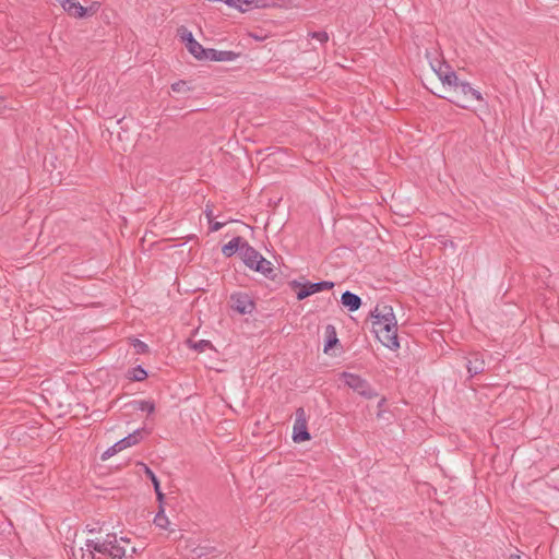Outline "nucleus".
I'll list each match as a JSON object with an SVG mask.
<instances>
[{"mask_svg": "<svg viewBox=\"0 0 559 559\" xmlns=\"http://www.w3.org/2000/svg\"><path fill=\"white\" fill-rule=\"evenodd\" d=\"M372 331L377 338L389 349H397L400 343L397 340V323L392 307L377 306L371 312Z\"/></svg>", "mask_w": 559, "mask_h": 559, "instance_id": "nucleus-1", "label": "nucleus"}, {"mask_svg": "<svg viewBox=\"0 0 559 559\" xmlns=\"http://www.w3.org/2000/svg\"><path fill=\"white\" fill-rule=\"evenodd\" d=\"M426 58L432 69V71L437 74L439 80L443 84H456L457 75L451 69V67L440 57V53L437 50L426 51Z\"/></svg>", "mask_w": 559, "mask_h": 559, "instance_id": "nucleus-2", "label": "nucleus"}, {"mask_svg": "<svg viewBox=\"0 0 559 559\" xmlns=\"http://www.w3.org/2000/svg\"><path fill=\"white\" fill-rule=\"evenodd\" d=\"M341 379L348 388L365 399H372L377 396V392L368 381L356 373L344 371L341 373Z\"/></svg>", "mask_w": 559, "mask_h": 559, "instance_id": "nucleus-3", "label": "nucleus"}, {"mask_svg": "<svg viewBox=\"0 0 559 559\" xmlns=\"http://www.w3.org/2000/svg\"><path fill=\"white\" fill-rule=\"evenodd\" d=\"M136 549L131 545L130 539L126 537L118 538L116 534H110V546L108 548V556L111 559H128L132 558Z\"/></svg>", "mask_w": 559, "mask_h": 559, "instance_id": "nucleus-4", "label": "nucleus"}, {"mask_svg": "<svg viewBox=\"0 0 559 559\" xmlns=\"http://www.w3.org/2000/svg\"><path fill=\"white\" fill-rule=\"evenodd\" d=\"M110 546V534H107L104 539H86L84 547H81L83 551L82 558L96 559V554L108 556V548Z\"/></svg>", "mask_w": 559, "mask_h": 559, "instance_id": "nucleus-5", "label": "nucleus"}, {"mask_svg": "<svg viewBox=\"0 0 559 559\" xmlns=\"http://www.w3.org/2000/svg\"><path fill=\"white\" fill-rule=\"evenodd\" d=\"M311 436L307 428L306 414L304 408L296 411V418L293 427V440L295 442H304L310 440Z\"/></svg>", "mask_w": 559, "mask_h": 559, "instance_id": "nucleus-6", "label": "nucleus"}, {"mask_svg": "<svg viewBox=\"0 0 559 559\" xmlns=\"http://www.w3.org/2000/svg\"><path fill=\"white\" fill-rule=\"evenodd\" d=\"M231 308L240 314H250L255 306L253 300L245 293H235L230 296Z\"/></svg>", "mask_w": 559, "mask_h": 559, "instance_id": "nucleus-7", "label": "nucleus"}, {"mask_svg": "<svg viewBox=\"0 0 559 559\" xmlns=\"http://www.w3.org/2000/svg\"><path fill=\"white\" fill-rule=\"evenodd\" d=\"M298 285L300 286V289L297 292L296 296L298 300H304L312 294L334 287V283L330 281H320L317 283L306 282Z\"/></svg>", "mask_w": 559, "mask_h": 559, "instance_id": "nucleus-8", "label": "nucleus"}, {"mask_svg": "<svg viewBox=\"0 0 559 559\" xmlns=\"http://www.w3.org/2000/svg\"><path fill=\"white\" fill-rule=\"evenodd\" d=\"M239 57V53L231 50H217L213 48L207 49V60L230 62L235 61Z\"/></svg>", "mask_w": 559, "mask_h": 559, "instance_id": "nucleus-9", "label": "nucleus"}, {"mask_svg": "<svg viewBox=\"0 0 559 559\" xmlns=\"http://www.w3.org/2000/svg\"><path fill=\"white\" fill-rule=\"evenodd\" d=\"M241 258L243 263L249 267L253 269L259 260V255H262L258 250L250 246L247 241L241 247Z\"/></svg>", "mask_w": 559, "mask_h": 559, "instance_id": "nucleus-10", "label": "nucleus"}, {"mask_svg": "<svg viewBox=\"0 0 559 559\" xmlns=\"http://www.w3.org/2000/svg\"><path fill=\"white\" fill-rule=\"evenodd\" d=\"M342 305L348 309V311H357L361 306V298L349 290H346L341 296Z\"/></svg>", "mask_w": 559, "mask_h": 559, "instance_id": "nucleus-11", "label": "nucleus"}, {"mask_svg": "<svg viewBox=\"0 0 559 559\" xmlns=\"http://www.w3.org/2000/svg\"><path fill=\"white\" fill-rule=\"evenodd\" d=\"M62 9L70 15L75 17H83L86 14V9L74 0H57Z\"/></svg>", "mask_w": 559, "mask_h": 559, "instance_id": "nucleus-12", "label": "nucleus"}, {"mask_svg": "<svg viewBox=\"0 0 559 559\" xmlns=\"http://www.w3.org/2000/svg\"><path fill=\"white\" fill-rule=\"evenodd\" d=\"M450 86H454L456 88L460 90V92L464 95V96H472L475 100L477 102H481L484 98H483V95L481 93L474 88L468 82L466 81H460L457 79V83L456 84H449Z\"/></svg>", "mask_w": 559, "mask_h": 559, "instance_id": "nucleus-13", "label": "nucleus"}, {"mask_svg": "<svg viewBox=\"0 0 559 559\" xmlns=\"http://www.w3.org/2000/svg\"><path fill=\"white\" fill-rule=\"evenodd\" d=\"M246 242L241 237L237 236L234 237L230 241H228L226 245L222 248V253L226 258L233 257L237 251L241 252V247Z\"/></svg>", "mask_w": 559, "mask_h": 559, "instance_id": "nucleus-14", "label": "nucleus"}, {"mask_svg": "<svg viewBox=\"0 0 559 559\" xmlns=\"http://www.w3.org/2000/svg\"><path fill=\"white\" fill-rule=\"evenodd\" d=\"M467 371L471 377L479 374L485 369V361L480 357L479 354H474L471 359H468L466 365Z\"/></svg>", "mask_w": 559, "mask_h": 559, "instance_id": "nucleus-15", "label": "nucleus"}, {"mask_svg": "<svg viewBox=\"0 0 559 559\" xmlns=\"http://www.w3.org/2000/svg\"><path fill=\"white\" fill-rule=\"evenodd\" d=\"M143 431L144 429H136L132 433H129L124 438L118 440L119 447H121L122 450H124L127 448L138 444L143 438Z\"/></svg>", "mask_w": 559, "mask_h": 559, "instance_id": "nucleus-16", "label": "nucleus"}, {"mask_svg": "<svg viewBox=\"0 0 559 559\" xmlns=\"http://www.w3.org/2000/svg\"><path fill=\"white\" fill-rule=\"evenodd\" d=\"M187 49L198 60H207V49L203 48V46L198 43L195 38L189 39V46H187Z\"/></svg>", "mask_w": 559, "mask_h": 559, "instance_id": "nucleus-17", "label": "nucleus"}, {"mask_svg": "<svg viewBox=\"0 0 559 559\" xmlns=\"http://www.w3.org/2000/svg\"><path fill=\"white\" fill-rule=\"evenodd\" d=\"M253 271L259 272L265 276H272L273 265L272 262L266 260L263 255H259L257 264H254Z\"/></svg>", "mask_w": 559, "mask_h": 559, "instance_id": "nucleus-18", "label": "nucleus"}, {"mask_svg": "<svg viewBox=\"0 0 559 559\" xmlns=\"http://www.w3.org/2000/svg\"><path fill=\"white\" fill-rule=\"evenodd\" d=\"M146 377H147V371L141 365L133 367L129 371V378L133 381H142V380L146 379Z\"/></svg>", "mask_w": 559, "mask_h": 559, "instance_id": "nucleus-19", "label": "nucleus"}, {"mask_svg": "<svg viewBox=\"0 0 559 559\" xmlns=\"http://www.w3.org/2000/svg\"><path fill=\"white\" fill-rule=\"evenodd\" d=\"M145 473H146V475L150 477V479H151V480H152V483H153V486H154V489H155V492H156L157 499H158L159 501H162V500H163V498H164V495H163V492H162V490H160L159 481H158V479H157L156 475H155V474H154V472H153L151 468H148L147 466H145Z\"/></svg>", "mask_w": 559, "mask_h": 559, "instance_id": "nucleus-20", "label": "nucleus"}, {"mask_svg": "<svg viewBox=\"0 0 559 559\" xmlns=\"http://www.w3.org/2000/svg\"><path fill=\"white\" fill-rule=\"evenodd\" d=\"M223 3L227 4L228 7L237 8L240 11L245 12L249 9L252 1H250V0H224Z\"/></svg>", "mask_w": 559, "mask_h": 559, "instance_id": "nucleus-21", "label": "nucleus"}, {"mask_svg": "<svg viewBox=\"0 0 559 559\" xmlns=\"http://www.w3.org/2000/svg\"><path fill=\"white\" fill-rule=\"evenodd\" d=\"M190 347L199 353H202V352H205L207 348H211L212 344L210 341L200 340L197 342H190Z\"/></svg>", "mask_w": 559, "mask_h": 559, "instance_id": "nucleus-22", "label": "nucleus"}, {"mask_svg": "<svg viewBox=\"0 0 559 559\" xmlns=\"http://www.w3.org/2000/svg\"><path fill=\"white\" fill-rule=\"evenodd\" d=\"M154 524L157 527L166 528L169 524L168 518L165 515L164 510L160 509V511L155 515L154 518Z\"/></svg>", "mask_w": 559, "mask_h": 559, "instance_id": "nucleus-23", "label": "nucleus"}, {"mask_svg": "<svg viewBox=\"0 0 559 559\" xmlns=\"http://www.w3.org/2000/svg\"><path fill=\"white\" fill-rule=\"evenodd\" d=\"M136 405L138 409L146 412L148 414H152L155 411V404L152 401H139L136 402Z\"/></svg>", "mask_w": 559, "mask_h": 559, "instance_id": "nucleus-24", "label": "nucleus"}, {"mask_svg": "<svg viewBox=\"0 0 559 559\" xmlns=\"http://www.w3.org/2000/svg\"><path fill=\"white\" fill-rule=\"evenodd\" d=\"M122 451V448L119 447V442L117 441L116 443H114L111 447H109L103 454H102V459L103 460H107L109 459L110 456L117 454L118 452Z\"/></svg>", "mask_w": 559, "mask_h": 559, "instance_id": "nucleus-25", "label": "nucleus"}, {"mask_svg": "<svg viewBox=\"0 0 559 559\" xmlns=\"http://www.w3.org/2000/svg\"><path fill=\"white\" fill-rule=\"evenodd\" d=\"M309 36L318 40L320 44H325L329 40V35L324 31L311 32L309 33Z\"/></svg>", "mask_w": 559, "mask_h": 559, "instance_id": "nucleus-26", "label": "nucleus"}, {"mask_svg": "<svg viewBox=\"0 0 559 559\" xmlns=\"http://www.w3.org/2000/svg\"><path fill=\"white\" fill-rule=\"evenodd\" d=\"M187 83L185 81H177L171 84V90L176 93H180L186 90Z\"/></svg>", "mask_w": 559, "mask_h": 559, "instance_id": "nucleus-27", "label": "nucleus"}, {"mask_svg": "<svg viewBox=\"0 0 559 559\" xmlns=\"http://www.w3.org/2000/svg\"><path fill=\"white\" fill-rule=\"evenodd\" d=\"M180 37L183 41H186V46H189V39L194 38L192 33L188 31L187 28H182L180 31Z\"/></svg>", "mask_w": 559, "mask_h": 559, "instance_id": "nucleus-28", "label": "nucleus"}, {"mask_svg": "<svg viewBox=\"0 0 559 559\" xmlns=\"http://www.w3.org/2000/svg\"><path fill=\"white\" fill-rule=\"evenodd\" d=\"M210 224H211L210 230L211 231H217V230L222 229L226 225V222H213L212 221Z\"/></svg>", "mask_w": 559, "mask_h": 559, "instance_id": "nucleus-29", "label": "nucleus"}, {"mask_svg": "<svg viewBox=\"0 0 559 559\" xmlns=\"http://www.w3.org/2000/svg\"><path fill=\"white\" fill-rule=\"evenodd\" d=\"M204 214L207 218V222L211 223L212 219H213V210H212V205L210 204H206L205 206V210H204Z\"/></svg>", "mask_w": 559, "mask_h": 559, "instance_id": "nucleus-30", "label": "nucleus"}, {"mask_svg": "<svg viewBox=\"0 0 559 559\" xmlns=\"http://www.w3.org/2000/svg\"><path fill=\"white\" fill-rule=\"evenodd\" d=\"M443 246L447 248V247H451L452 249L455 248L454 246V242L452 240H447L443 242Z\"/></svg>", "mask_w": 559, "mask_h": 559, "instance_id": "nucleus-31", "label": "nucleus"}, {"mask_svg": "<svg viewBox=\"0 0 559 559\" xmlns=\"http://www.w3.org/2000/svg\"><path fill=\"white\" fill-rule=\"evenodd\" d=\"M136 346L139 347L140 350H144L147 347L146 344L141 341H138Z\"/></svg>", "mask_w": 559, "mask_h": 559, "instance_id": "nucleus-32", "label": "nucleus"}, {"mask_svg": "<svg viewBox=\"0 0 559 559\" xmlns=\"http://www.w3.org/2000/svg\"><path fill=\"white\" fill-rule=\"evenodd\" d=\"M336 342H337V338H336V337H334L333 340H329V341H328V344H326V346H325V348H324V350H326L329 346H332V345H333L334 343H336Z\"/></svg>", "mask_w": 559, "mask_h": 559, "instance_id": "nucleus-33", "label": "nucleus"}, {"mask_svg": "<svg viewBox=\"0 0 559 559\" xmlns=\"http://www.w3.org/2000/svg\"><path fill=\"white\" fill-rule=\"evenodd\" d=\"M509 559H522V558H521V556H520V555H518V554H513V555H511V556H510V558H509Z\"/></svg>", "mask_w": 559, "mask_h": 559, "instance_id": "nucleus-34", "label": "nucleus"}, {"mask_svg": "<svg viewBox=\"0 0 559 559\" xmlns=\"http://www.w3.org/2000/svg\"><path fill=\"white\" fill-rule=\"evenodd\" d=\"M86 528H87V531H88L90 533H94V532L96 531L94 527H91V528H90V527L87 526Z\"/></svg>", "mask_w": 559, "mask_h": 559, "instance_id": "nucleus-35", "label": "nucleus"}]
</instances>
